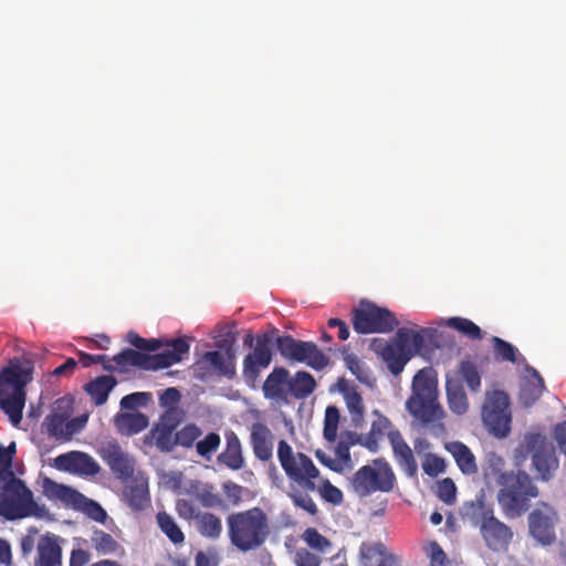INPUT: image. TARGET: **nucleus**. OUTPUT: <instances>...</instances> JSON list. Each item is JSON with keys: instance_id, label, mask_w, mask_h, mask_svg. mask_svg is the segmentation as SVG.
<instances>
[{"instance_id": "1", "label": "nucleus", "mask_w": 566, "mask_h": 566, "mask_svg": "<svg viewBox=\"0 0 566 566\" xmlns=\"http://www.w3.org/2000/svg\"><path fill=\"white\" fill-rule=\"evenodd\" d=\"M434 333L436 329L429 327H422L419 331L401 327L389 342L374 340L373 347L390 373L398 375L405 365L421 352L426 338H431Z\"/></svg>"}, {"instance_id": "2", "label": "nucleus", "mask_w": 566, "mask_h": 566, "mask_svg": "<svg viewBox=\"0 0 566 566\" xmlns=\"http://www.w3.org/2000/svg\"><path fill=\"white\" fill-rule=\"evenodd\" d=\"M227 526L231 544L243 553L260 548L270 535L269 518L258 506L230 514Z\"/></svg>"}, {"instance_id": "3", "label": "nucleus", "mask_w": 566, "mask_h": 566, "mask_svg": "<svg viewBox=\"0 0 566 566\" xmlns=\"http://www.w3.org/2000/svg\"><path fill=\"white\" fill-rule=\"evenodd\" d=\"M316 388L314 377L305 370H298L293 376L285 367H274L262 385L265 399L279 406L289 405L291 399L304 400Z\"/></svg>"}, {"instance_id": "4", "label": "nucleus", "mask_w": 566, "mask_h": 566, "mask_svg": "<svg viewBox=\"0 0 566 566\" xmlns=\"http://www.w3.org/2000/svg\"><path fill=\"white\" fill-rule=\"evenodd\" d=\"M501 489L497 502L507 518H516L530 507V501L538 495V489L524 471L503 472L497 480Z\"/></svg>"}, {"instance_id": "5", "label": "nucleus", "mask_w": 566, "mask_h": 566, "mask_svg": "<svg viewBox=\"0 0 566 566\" xmlns=\"http://www.w3.org/2000/svg\"><path fill=\"white\" fill-rule=\"evenodd\" d=\"M406 408L423 424L443 419L444 411L438 401L437 380L431 368L420 369L415 375L412 394L406 402Z\"/></svg>"}, {"instance_id": "6", "label": "nucleus", "mask_w": 566, "mask_h": 566, "mask_svg": "<svg viewBox=\"0 0 566 566\" xmlns=\"http://www.w3.org/2000/svg\"><path fill=\"white\" fill-rule=\"evenodd\" d=\"M1 486L0 516L6 520L15 521L29 516L44 517L48 514L45 505L38 504L34 501L33 492L14 474Z\"/></svg>"}, {"instance_id": "7", "label": "nucleus", "mask_w": 566, "mask_h": 566, "mask_svg": "<svg viewBox=\"0 0 566 566\" xmlns=\"http://www.w3.org/2000/svg\"><path fill=\"white\" fill-rule=\"evenodd\" d=\"M32 368H19L12 365L2 375L11 378L0 379V409L13 426L20 424L25 405V386L31 380Z\"/></svg>"}, {"instance_id": "8", "label": "nucleus", "mask_w": 566, "mask_h": 566, "mask_svg": "<svg viewBox=\"0 0 566 566\" xmlns=\"http://www.w3.org/2000/svg\"><path fill=\"white\" fill-rule=\"evenodd\" d=\"M277 459L290 481L295 482L306 492L316 490L315 480L319 476V470L308 455L294 452L287 441L280 440Z\"/></svg>"}, {"instance_id": "9", "label": "nucleus", "mask_w": 566, "mask_h": 566, "mask_svg": "<svg viewBox=\"0 0 566 566\" xmlns=\"http://www.w3.org/2000/svg\"><path fill=\"white\" fill-rule=\"evenodd\" d=\"M518 451L524 458L531 457L532 467L537 478L542 481H549L559 468L555 447L552 441L542 433L531 432L525 434Z\"/></svg>"}, {"instance_id": "10", "label": "nucleus", "mask_w": 566, "mask_h": 566, "mask_svg": "<svg viewBox=\"0 0 566 566\" xmlns=\"http://www.w3.org/2000/svg\"><path fill=\"white\" fill-rule=\"evenodd\" d=\"M395 484V473L389 463L381 458L359 468L352 479V488L359 497L376 492L388 493L394 490Z\"/></svg>"}, {"instance_id": "11", "label": "nucleus", "mask_w": 566, "mask_h": 566, "mask_svg": "<svg viewBox=\"0 0 566 566\" xmlns=\"http://www.w3.org/2000/svg\"><path fill=\"white\" fill-rule=\"evenodd\" d=\"M509 395L500 389L486 390L481 417L489 432L505 438L511 432L512 412Z\"/></svg>"}, {"instance_id": "12", "label": "nucleus", "mask_w": 566, "mask_h": 566, "mask_svg": "<svg viewBox=\"0 0 566 566\" xmlns=\"http://www.w3.org/2000/svg\"><path fill=\"white\" fill-rule=\"evenodd\" d=\"M352 314L353 327L358 334L390 333L399 325L391 311L369 301H361Z\"/></svg>"}, {"instance_id": "13", "label": "nucleus", "mask_w": 566, "mask_h": 566, "mask_svg": "<svg viewBox=\"0 0 566 566\" xmlns=\"http://www.w3.org/2000/svg\"><path fill=\"white\" fill-rule=\"evenodd\" d=\"M181 422L177 409L165 411L145 437L146 443H154L163 453H170L176 448V429Z\"/></svg>"}, {"instance_id": "14", "label": "nucleus", "mask_w": 566, "mask_h": 566, "mask_svg": "<svg viewBox=\"0 0 566 566\" xmlns=\"http://www.w3.org/2000/svg\"><path fill=\"white\" fill-rule=\"evenodd\" d=\"M556 511L543 504L533 510L527 518L530 534L542 545H551L556 541Z\"/></svg>"}, {"instance_id": "15", "label": "nucleus", "mask_w": 566, "mask_h": 566, "mask_svg": "<svg viewBox=\"0 0 566 566\" xmlns=\"http://www.w3.org/2000/svg\"><path fill=\"white\" fill-rule=\"evenodd\" d=\"M480 532L486 546L494 552L506 551L513 538L511 527L494 514L488 515L486 521L480 526Z\"/></svg>"}, {"instance_id": "16", "label": "nucleus", "mask_w": 566, "mask_h": 566, "mask_svg": "<svg viewBox=\"0 0 566 566\" xmlns=\"http://www.w3.org/2000/svg\"><path fill=\"white\" fill-rule=\"evenodd\" d=\"M189 343L185 338H176L169 347L157 354H148V370H158L181 361L182 356L189 353Z\"/></svg>"}, {"instance_id": "17", "label": "nucleus", "mask_w": 566, "mask_h": 566, "mask_svg": "<svg viewBox=\"0 0 566 566\" xmlns=\"http://www.w3.org/2000/svg\"><path fill=\"white\" fill-rule=\"evenodd\" d=\"M102 458L119 479H127L134 473V462L117 442H112L104 447Z\"/></svg>"}, {"instance_id": "18", "label": "nucleus", "mask_w": 566, "mask_h": 566, "mask_svg": "<svg viewBox=\"0 0 566 566\" xmlns=\"http://www.w3.org/2000/svg\"><path fill=\"white\" fill-rule=\"evenodd\" d=\"M202 359L208 363L214 373L220 377L228 379L234 378L237 374L235 369V349L233 344H229L224 352L211 350L206 352Z\"/></svg>"}, {"instance_id": "19", "label": "nucleus", "mask_w": 566, "mask_h": 566, "mask_svg": "<svg viewBox=\"0 0 566 566\" xmlns=\"http://www.w3.org/2000/svg\"><path fill=\"white\" fill-rule=\"evenodd\" d=\"M34 566H62L59 536L46 533L39 538Z\"/></svg>"}, {"instance_id": "20", "label": "nucleus", "mask_w": 566, "mask_h": 566, "mask_svg": "<svg viewBox=\"0 0 566 566\" xmlns=\"http://www.w3.org/2000/svg\"><path fill=\"white\" fill-rule=\"evenodd\" d=\"M388 439L391 443L399 467L409 476H415L418 472V464L415 460L412 450L403 440L400 431H389Z\"/></svg>"}, {"instance_id": "21", "label": "nucleus", "mask_w": 566, "mask_h": 566, "mask_svg": "<svg viewBox=\"0 0 566 566\" xmlns=\"http://www.w3.org/2000/svg\"><path fill=\"white\" fill-rule=\"evenodd\" d=\"M91 545L97 555L123 558L126 555L125 547L109 533L93 528Z\"/></svg>"}, {"instance_id": "22", "label": "nucleus", "mask_w": 566, "mask_h": 566, "mask_svg": "<svg viewBox=\"0 0 566 566\" xmlns=\"http://www.w3.org/2000/svg\"><path fill=\"white\" fill-rule=\"evenodd\" d=\"M273 436L271 430L263 423L256 422L252 426L250 442L254 455L261 461H269L273 455Z\"/></svg>"}, {"instance_id": "23", "label": "nucleus", "mask_w": 566, "mask_h": 566, "mask_svg": "<svg viewBox=\"0 0 566 566\" xmlns=\"http://www.w3.org/2000/svg\"><path fill=\"white\" fill-rule=\"evenodd\" d=\"M360 557L364 566H395L397 563V557L382 543H363Z\"/></svg>"}, {"instance_id": "24", "label": "nucleus", "mask_w": 566, "mask_h": 566, "mask_svg": "<svg viewBox=\"0 0 566 566\" xmlns=\"http://www.w3.org/2000/svg\"><path fill=\"white\" fill-rule=\"evenodd\" d=\"M218 461L233 471L244 467L241 441L235 432L226 433V449L218 455Z\"/></svg>"}, {"instance_id": "25", "label": "nucleus", "mask_w": 566, "mask_h": 566, "mask_svg": "<svg viewBox=\"0 0 566 566\" xmlns=\"http://www.w3.org/2000/svg\"><path fill=\"white\" fill-rule=\"evenodd\" d=\"M446 450L451 453L463 474L471 475L478 472L475 457L467 444L461 441L447 442Z\"/></svg>"}, {"instance_id": "26", "label": "nucleus", "mask_w": 566, "mask_h": 566, "mask_svg": "<svg viewBox=\"0 0 566 566\" xmlns=\"http://www.w3.org/2000/svg\"><path fill=\"white\" fill-rule=\"evenodd\" d=\"M43 494L49 500L60 501L65 505L72 506L83 500V494L70 486L53 481L50 478H45L43 480Z\"/></svg>"}, {"instance_id": "27", "label": "nucleus", "mask_w": 566, "mask_h": 566, "mask_svg": "<svg viewBox=\"0 0 566 566\" xmlns=\"http://www.w3.org/2000/svg\"><path fill=\"white\" fill-rule=\"evenodd\" d=\"M294 361L303 363L315 370H323L329 358L315 343L301 340Z\"/></svg>"}, {"instance_id": "28", "label": "nucleus", "mask_w": 566, "mask_h": 566, "mask_svg": "<svg viewBox=\"0 0 566 566\" xmlns=\"http://www.w3.org/2000/svg\"><path fill=\"white\" fill-rule=\"evenodd\" d=\"M56 463L61 468L78 470L86 474H96L99 471V467L93 458L81 452L61 454L56 458Z\"/></svg>"}, {"instance_id": "29", "label": "nucleus", "mask_w": 566, "mask_h": 566, "mask_svg": "<svg viewBox=\"0 0 566 566\" xmlns=\"http://www.w3.org/2000/svg\"><path fill=\"white\" fill-rule=\"evenodd\" d=\"M148 418L142 412H119L115 416L114 424L124 436L136 434L148 427Z\"/></svg>"}, {"instance_id": "30", "label": "nucleus", "mask_w": 566, "mask_h": 566, "mask_svg": "<svg viewBox=\"0 0 566 566\" xmlns=\"http://www.w3.org/2000/svg\"><path fill=\"white\" fill-rule=\"evenodd\" d=\"M116 385L117 380L114 376L104 375L87 382L84 389L96 406H102L107 401L109 392Z\"/></svg>"}, {"instance_id": "31", "label": "nucleus", "mask_w": 566, "mask_h": 566, "mask_svg": "<svg viewBox=\"0 0 566 566\" xmlns=\"http://www.w3.org/2000/svg\"><path fill=\"white\" fill-rule=\"evenodd\" d=\"M111 360L115 366V371L124 373L128 367H138L148 370V354L132 348L123 349L117 355L111 357Z\"/></svg>"}, {"instance_id": "32", "label": "nucleus", "mask_w": 566, "mask_h": 566, "mask_svg": "<svg viewBox=\"0 0 566 566\" xmlns=\"http://www.w3.org/2000/svg\"><path fill=\"white\" fill-rule=\"evenodd\" d=\"M124 497L133 511H143L150 504L147 482L140 480L133 481L125 488Z\"/></svg>"}, {"instance_id": "33", "label": "nucleus", "mask_w": 566, "mask_h": 566, "mask_svg": "<svg viewBox=\"0 0 566 566\" xmlns=\"http://www.w3.org/2000/svg\"><path fill=\"white\" fill-rule=\"evenodd\" d=\"M527 371L530 374V378H527L521 387L520 399L523 405L530 407L541 398L545 390V385L544 379L535 368L530 367L527 368Z\"/></svg>"}, {"instance_id": "34", "label": "nucleus", "mask_w": 566, "mask_h": 566, "mask_svg": "<svg viewBox=\"0 0 566 566\" xmlns=\"http://www.w3.org/2000/svg\"><path fill=\"white\" fill-rule=\"evenodd\" d=\"M463 520L470 522L474 526H481L488 518L493 515V509L485 504L484 497L480 496L475 501L465 502L460 511Z\"/></svg>"}, {"instance_id": "35", "label": "nucleus", "mask_w": 566, "mask_h": 566, "mask_svg": "<svg viewBox=\"0 0 566 566\" xmlns=\"http://www.w3.org/2000/svg\"><path fill=\"white\" fill-rule=\"evenodd\" d=\"M195 525L198 533L209 539H217L222 533L221 518L210 512H198Z\"/></svg>"}, {"instance_id": "36", "label": "nucleus", "mask_w": 566, "mask_h": 566, "mask_svg": "<svg viewBox=\"0 0 566 566\" xmlns=\"http://www.w3.org/2000/svg\"><path fill=\"white\" fill-rule=\"evenodd\" d=\"M376 413L377 419L373 421L369 432L365 436L364 442H361V444L370 451H376L378 449L379 440L385 436L388 437L389 431H398L392 428V424L387 417L379 415L378 412Z\"/></svg>"}, {"instance_id": "37", "label": "nucleus", "mask_w": 566, "mask_h": 566, "mask_svg": "<svg viewBox=\"0 0 566 566\" xmlns=\"http://www.w3.org/2000/svg\"><path fill=\"white\" fill-rule=\"evenodd\" d=\"M446 391L449 409L455 415H464L469 409V401L463 386L449 379L446 382Z\"/></svg>"}, {"instance_id": "38", "label": "nucleus", "mask_w": 566, "mask_h": 566, "mask_svg": "<svg viewBox=\"0 0 566 566\" xmlns=\"http://www.w3.org/2000/svg\"><path fill=\"white\" fill-rule=\"evenodd\" d=\"M156 523L172 544L180 545L185 542L186 536L184 532L169 513L165 511L158 512L156 514Z\"/></svg>"}, {"instance_id": "39", "label": "nucleus", "mask_w": 566, "mask_h": 566, "mask_svg": "<svg viewBox=\"0 0 566 566\" xmlns=\"http://www.w3.org/2000/svg\"><path fill=\"white\" fill-rule=\"evenodd\" d=\"M301 539L306 544L305 548H310L323 557L333 551V543L314 527L305 528Z\"/></svg>"}, {"instance_id": "40", "label": "nucleus", "mask_w": 566, "mask_h": 566, "mask_svg": "<svg viewBox=\"0 0 566 566\" xmlns=\"http://www.w3.org/2000/svg\"><path fill=\"white\" fill-rule=\"evenodd\" d=\"M444 325L471 340H481L483 338L482 329L469 318L460 316L449 317L446 319Z\"/></svg>"}, {"instance_id": "41", "label": "nucleus", "mask_w": 566, "mask_h": 566, "mask_svg": "<svg viewBox=\"0 0 566 566\" xmlns=\"http://www.w3.org/2000/svg\"><path fill=\"white\" fill-rule=\"evenodd\" d=\"M491 343L493 346V357L496 361L515 364L518 360V356H521L518 349L511 343L497 336H493Z\"/></svg>"}, {"instance_id": "42", "label": "nucleus", "mask_w": 566, "mask_h": 566, "mask_svg": "<svg viewBox=\"0 0 566 566\" xmlns=\"http://www.w3.org/2000/svg\"><path fill=\"white\" fill-rule=\"evenodd\" d=\"M43 426L50 437L56 440H69V429L66 423V417L60 413H53L45 418Z\"/></svg>"}, {"instance_id": "43", "label": "nucleus", "mask_w": 566, "mask_h": 566, "mask_svg": "<svg viewBox=\"0 0 566 566\" xmlns=\"http://www.w3.org/2000/svg\"><path fill=\"white\" fill-rule=\"evenodd\" d=\"M196 499L203 507L227 510L228 505L219 493L214 492L211 484H206L203 488L196 492Z\"/></svg>"}, {"instance_id": "44", "label": "nucleus", "mask_w": 566, "mask_h": 566, "mask_svg": "<svg viewBox=\"0 0 566 566\" xmlns=\"http://www.w3.org/2000/svg\"><path fill=\"white\" fill-rule=\"evenodd\" d=\"M272 336L270 334H263L256 337V343L253 348V352L248 354V356H253L256 358L259 365L269 366L272 361Z\"/></svg>"}, {"instance_id": "45", "label": "nucleus", "mask_w": 566, "mask_h": 566, "mask_svg": "<svg viewBox=\"0 0 566 566\" xmlns=\"http://www.w3.org/2000/svg\"><path fill=\"white\" fill-rule=\"evenodd\" d=\"M459 373L472 392L480 391L481 375L476 365L471 360H462L459 365Z\"/></svg>"}, {"instance_id": "46", "label": "nucleus", "mask_w": 566, "mask_h": 566, "mask_svg": "<svg viewBox=\"0 0 566 566\" xmlns=\"http://www.w3.org/2000/svg\"><path fill=\"white\" fill-rule=\"evenodd\" d=\"M73 507L82 510V512L90 518L101 524H105L108 517L107 512L97 502L90 500L84 495L83 500H81L77 504H74Z\"/></svg>"}, {"instance_id": "47", "label": "nucleus", "mask_w": 566, "mask_h": 566, "mask_svg": "<svg viewBox=\"0 0 566 566\" xmlns=\"http://www.w3.org/2000/svg\"><path fill=\"white\" fill-rule=\"evenodd\" d=\"M344 397L353 421H361L364 418L365 408L360 394L356 389L352 388L344 392Z\"/></svg>"}, {"instance_id": "48", "label": "nucleus", "mask_w": 566, "mask_h": 566, "mask_svg": "<svg viewBox=\"0 0 566 566\" xmlns=\"http://www.w3.org/2000/svg\"><path fill=\"white\" fill-rule=\"evenodd\" d=\"M338 422H339L338 409L334 406H328L325 410L324 430H323L324 438L327 441L334 442L336 440Z\"/></svg>"}, {"instance_id": "49", "label": "nucleus", "mask_w": 566, "mask_h": 566, "mask_svg": "<svg viewBox=\"0 0 566 566\" xmlns=\"http://www.w3.org/2000/svg\"><path fill=\"white\" fill-rule=\"evenodd\" d=\"M268 367L269 366L259 365L256 358L247 355L245 358L243 359L242 370V375L247 385L251 388H255L261 370Z\"/></svg>"}, {"instance_id": "50", "label": "nucleus", "mask_w": 566, "mask_h": 566, "mask_svg": "<svg viewBox=\"0 0 566 566\" xmlns=\"http://www.w3.org/2000/svg\"><path fill=\"white\" fill-rule=\"evenodd\" d=\"M202 431L196 423H188L176 431V447L191 448Z\"/></svg>"}, {"instance_id": "51", "label": "nucleus", "mask_w": 566, "mask_h": 566, "mask_svg": "<svg viewBox=\"0 0 566 566\" xmlns=\"http://www.w3.org/2000/svg\"><path fill=\"white\" fill-rule=\"evenodd\" d=\"M275 343L281 356L287 360L294 361L301 340L295 339L291 335H283L277 336Z\"/></svg>"}, {"instance_id": "52", "label": "nucleus", "mask_w": 566, "mask_h": 566, "mask_svg": "<svg viewBox=\"0 0 566 566\" xmlns=\"http://www.w3.org/2000/svg\"><path fill=\"white\" fill-rule=\"evenodd\" d=\"M323 559L322 555L305 547L296 548L293 556L295 566H321Z\"/></svg>"}, {"instance_id": "53", "label": "nucleus", "mask_w": 566, "mask_h": 566, "mask_svg": "<svg viewBox=\"0 0 566 566\" xmlns=\"http://www.w3.org/2000/svg\"><path fill=\"white\" fill-rule=\"evenodd\" d=\"M221 438L217 432H209L203 439L197 441L196 450L199 455L210 459L212 452L217 451Z\"/></svg>"}, {"instance_id": "54", "label": "nucleus", "mask_w": 566, "mask_h": 566, "mask_svg": "<svg viewBox=\"0 0 566 566\" xmlns=\"http://www.w3.org/2000/svg\"><path fill=\"white\" fill-rule=\"evenodd\" d=\"M78 361L82 364L84 368H87L93 364H101L105 371H115V366L114 364H112L111 357L107 355H92L84 352H80Z\"/></svg>"}, {"instance_id": "55", "label": "nucleus", "mask_w": 566, "mask_h": 566, "mask_svg": "<svg viewBox=\"0 0 566 566\" xmlns=\"http://www.w3.org/2000/svg\"><path fill=\"white\" fill-rule=\"evenodd\" d=\"M424 553L430 560V566H448L450 563L447 554L436 541L429 542L424 546Z\"/></svg>"}, {"instance_id": "56", "label": "nucleus", "mask_w": 566, "mask_h": 566, "mask_svg": "<svg viewBox=\"0 0 566 566\" xmlns=\"http://www.w3.org/2000/svg\"><path fill=\"white\" fill-rule=\"evenodd\" d=\"M289 497L292 500L296 507L304 510L311 515L317 514L318 509L313 499L307 493L295 490L289 493Z\"/></svg>"}, {"instance_id": "57", "label": "nucleus", "mask_w": 566, "mask_h": 566, "mask_svg": "<svg viewBox=\"0 0 566 566\" xmlns=\"http://www.w3.org/2000/svg\"><path fill=\"white\" fill-rule=\"evenodd\" d=\"M422 469L429 476H437L446 470L444 460L437 454L427 453L422 461Z\"/></svg>"}, {"instance_id": "58", "label": "nucleus", "mask_w": 566, "mask_h": 566, "mask_svg": "<svg viewBox=\"0 0 566 566\" xmlns=\"http://www.w3.org/2000/svg\"><path fill=\"white\" fill-rule=\"evenodd\" d=\"M151 400L150 392H133L124 396L120 399V407L123 409L134 410L137 407H145Z\"/></svg>"}, {"instance_id": "59", "label": "nucleus", "mask_w": 566, "mask_h": 566, "mask_svg": "<svg viewBox=\"0 0 566 566\" xmlns=\"http://www.w3.org/2000/svg\"><path fill=\"white\" fill-rule=\"evenodd\" d=\"M437 495L446 504H453L457 497V488L450 478H446L438 482Z\"/></svg>"}, {"instance_id": "60", "label": "nucleus", "mask_w": 566, "mask_h": 566, "mask_svg": "<svg viewBox=\"0 0 566 566\" xmlns=\"http://www.w3.org/2000/svg\"><path fill=\"white\" fill-rule=\"evenodd\" d=\"M321 496L328 503L340 504L343 501L342 491L333 485L329 480H324L319 489Z\"/></svg>"}, {"instance_id": "61", "label": "nucleus", "mask_w": 566, "mask_h": 566, "mask_svg": "<svg viewBox=\"0 0 566 566\" xmlns=\"http://www.w3.org/2000/svg\"><path fill=\"white\" fill-rule=\"evenodd\" d=\"M176 512L179 517L186 521L196 520L197 513L193 504L186 499H179L176 502Z\"/></svg>"}, {"instance_id": "62", "label": "nucleus", "mask_w": 566, "mask_h": 566, "mask_svg": "<svg viewBox=\"0 0 566 566\" xmlns=\"http://www.w3.org/2000/svg\"><path fill=\"white\" fill-rule=\"evenodd\" d=\"M223 492L233 505H238L242 500L243 488L232 481H228L222 485Z\"/></svg>"}, {"instance_id": "63", "label": "nucleus", "mask_w": 566, "mask_h": 566, "mask_svg": "<svg viewBox=\"0 0 566 566\" xmlns=\"http://www.w3.org/2000/svg\"><path fill=\"white\" fill-rule=\"evenodd\" d=\"M553 436L562 453L566 455V420L554 427Z\"/></svg>"}, {"instance_id": "64", "label": "nucleus", "mask_w": 566, "mask_h": 566, "mask_svg": "<svg viewBox=\"0 0 566 566\" xmlns=\"http://www.w3.org/2000/svg\"><path fill=\"white\" fill-rule=\"evenodd\" d=\"M91 559V554L83 548H74L70 556V566H85Z\"/></svg>"}]
</instances>
